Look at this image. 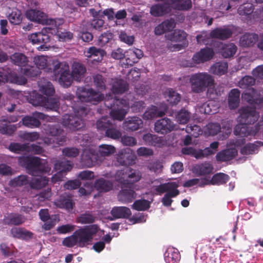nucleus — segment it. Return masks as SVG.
I'll list each match as a JSON object with an SVG mask.
<instances>
[{
  "mask_svg": "<svg viewBox=\"0 0 263 263\" xmlns=\"http://www.w3.org/2000/svg\"><path fill=\"white\" fill-rule=\"evenodd\" d=\"M164 259L166 263H177L180 259L178 251L174 248H169L164 253Z\"/></svg>",
  "mask_w": 263,
  "mask_h": 263,
  "instance_id": "nucleus-36",
  "label": "nucleus"
},
{
  "mask_svg": "<svg viewBox=\"0 0 263 263\" xmlns=\"http://www.w3.org/2000/svg\"><path fill=\"white\" fill-rule=\"evenodd\" d=\"M240 91L237 89H232L229 93L228 102L231 109H235L238 106L240 101Z\"/></svg>",
  "mask_w": 263,
  "mask_h": 263,
  "instance_id": "nucleus-38",
  "label": "nucleus"
},
{
  "mask_svg": "<svg viewBox=\"0 0 263 263\" xmlns=\"http://www.w3.org/2000/svg\"><path fill=\"white\" fill-rule=\"evenodd\" d=\"M253 11L252 5L251 4H245L240 6L238 9V12L240 15H249L252 13Z\"/></svg>",
  "mask_w": 263,
  "mask_h": 263,
  "instance_id": "nucleus-60",
  "label": "nucleus"
},
{
  "mask_svg": "<svg viewBox=\"0 0 263 263\" xmlns=\"http://www.w3.org/2000/svg\"><path fill=\"white\" fill-rule=\"evenodd\" d=\"M53 72L55 74H60L59 82L61 85L64 87L71 85L73 77L69 72V65L67 63L55 62Z\"/></svg>",
  "mask_w": 263,
  "mask_h": 263,
  "instance_id": "nucleus-12",
  "label": "nucleus"
},
{
  "mask_svg": "<svg viewBox=\"0 0 263 263\" xmlns=\"http://www.w3.org/2000/svg\"><path fill=\"white\" fill-rule=\"evenodd\" d=\"M75 233L78 240V246L80 247L85 246L92 240L91 235L85 228L76 231Z\"/></svg>",
  "mask_w": 263,
  "mask_h": 263,
  "instance_id": "nucleus-30",
  "label": "nucleus"
},
{
  "mask_svg": "<svg viewBox=\"0 0 263 263\" xmlns=\"http://www.w3.org/2000/svg\"><path fill=\"white\" fill-rule=\"evenodd\" d=\"M214 52L212 48H204L195 53L192 57L193 64L189 66L193 67L195 64H203L210 61L214 57Z\"/></svg>",
  "mask_w": 263,
  "mask_h": 263,
  "instance_id": "nucleus-14",
  "label": "nucleus"
},
{
  "mask_svg": "<svg viewBox=\"0 0 263 263\" xmlns=\"http://www.w3.org/2000/svg\"><path fill=\"white\" fill-rule=\"evenodd\" d=\"M228 67V65L227 62H217L210 67V71L214 74L221 76L227 73Z\"/></svg>",
  "mask_w": 263,
  "mask_h": 263,
  "instance_id": "nucleus-37",
  "label": "nucleus"
},
{
  "mask_svg": "<svg viewBox=\"0 0 263 263\" xmlns=\"http://www.w3.org/2000/svg\"><path fill=\"white\" fill-rule=\"evenodd\" d=\"M239 116L237 120L240 124L237 125L234 129V134L240 137L247 136L249 132L246 124H251L255 122L258 119L259 115L254 108L245 107L239 110Z\"/></svg>",
  "mask_w": 263,
  "mask_h": 263,
  "instance_id": "nucleus-2",
  "label": "nucleus"
},
{
  "mask_svg": "<svg viewBox=\"0 0 263 263\" xmlns=\"http://www.w3.org/2000/svg\"><path fill=\"white\" fill-rule=\"evenodd\" d=\"M243 138L238 137L236 140H230L227 144L228 148L217 153L216 159L219 161H227L233 159L237 154L236 147L245 143Z\"/></svg>",
  "mask_w": 263,
  "mask_h": 263,
  "instance_id": "nucleus-9",
  "label": "nucleus"
},
{
  "mask_svg": "<svg viewBox=\"0 0 263 263\" xmlns=\"http://www.w3.org/2000/svg\"><path fill=\"white\" fill-rule=\"evenodd\" d=\"M166 111V107L160 108L155 106H151L147 108L143 115L145 120H152L155 118L164 116Z\"/></svg>",
  "mask_w": 263,
  "mask_h": 263,
  "instance_id": "nucleus-22",
  "label": "nucleus"
},
{
  "mask_svg": "<svg viewBox=\"0 0 263 263\" xmlns=\"http://www.w3.org/2000/svg\"><path fill=\"white\" fill-rule=\"evenodd\" d=\"M28 101L33 106H42L51 110H57L60 105L58 99L52 98H46L36 91H33L30 94Z\"/></svg>",
  "mask_w": 263,
  "mask_h": 263,
  "instance_id": "nucleus-8",
  "label": "nucleus"
},
{
  "mask_svg": "<svg viewBox=\"0 0 263 263\" xmlns=\"http://www.w3.org/2000/svg\"><path fill=\"white\" fill-rule=\"evenodd\" d=\"M213 167L210 163H204L195 165L192 170L193 172L198 175L202 176L212 174Z\"/></svg>",
  "mask_w": 263,
  "mask_h": 263,
  "instance_id": "nucleus-32",
  "label": "nucleus"
},
{
  "mask_svg": "<svg viewBox=\"0 0 263 263\" xmlns=\"http://www.w3.org/2000/svg\"><path fill=\"white\" fill-rule=\"evenodd\" d=\"M190 118V113L184 109H181L176 115V121L181 124H184L187 123Z\"/></svg>",
  "mask_w": 263,
  "mask_h": 263,
  "instance_id": "nucleus-52",
  "label": "nucleus"
},
{
  "mask_svg": "<svg viewBox=\"0 0 263 263\" xmlns=\"http://www.w3.org/2000/svg\"><path fill=\"white\" fill-rule=\"evenodd\" d=\"M55 204L60 208H64L67 210H70L73 208V203L70 199L61 196L55 201Z\"/></svg>",
  "mask_w": 263,
  "mask_h": 263,
  "instance_id": "nucleus-48",
  "label": "nucleus"
},
{
  "mask_svg": "<svg viewBox=\"0 0 263 263\" xmlns=\"http://www.w3.org/2000/svg\"><path fill=\"white\" fill-rule=\"evenodd\" d=\"M87 114V110L84 107L74 111V114L65 115L62 118L63 125L71 130L81 129L84 126L82 118Z\"/></svg>",
  "mask_w": 263,
  "mask_h": 263,
  "instance_id": "nucleus-5",
  "label": "nucleus"
},
{
  "mask_svg": "<svg viewBox=\"0 0 263 263\" xmlns=\"http://www.w3.org/2000/svg\"><path fill=\"white\" fill-rule=\"evenodd\" d=\"M4 220L8 224L19 225L25 222V218L21 215L11 213L6 216Z\"/></svg>",
  "mask_w": 263,
  "mask_h": 263,
  "instance_id": "nucleus-39",
  "label": "nucleus"
},
{
  "mask_svg": "<svg viewBox=\"0 0 263 263\" xmlns=\"http://www.w3.org/2000/svg\"><path fill=\"white\" fill-rule=\"evenodd\" d=\"M119 197L120 200L125 202H131L136 197V194L134 191L130 189H123L120 191Z\"/></svg>",
  "mask_w": 263,
  "mask_h": 263,
  "instance_id": "nucleus-44",
  "label": "nucleus"
},
{
  "mask_svg": "<svg viewBox=\"0 0 263 263\" xmlns=\"http://www.w3.org/2000/svg\"><path fill=\"white\" fill-rule=\"evenodd\" d=\"M171 11V7L169 3L157 4L153 5L151 8L150 13L154 16H161Z\"/></svg>",
  "mask_w": 263,
  "mask_h": 263,
  "instance_id": "nucleus-26",
  "label": "nucleus"
},
{
  "mask_svg": "<svg viewBox=\"0 0 263 263\" xmlns=\"http://www.w3.org/2000/svg\"><path fill=\"white\" fill-rule=\"evenodd\" d=\"M232 124L229 121H225L222 123V129L224 130V134L219 136V139L223 140L227 138L231 133Z\"/></svg>",
  "mask_w": 263,
  "mask_h": 263,
  "instance_id": "nucleus-64",
  "label": "nucleus"
},
{
  "mask_svg": "<svg viewBox=\"0 0 263 263\" xmlns=\"http://www.w3.org/2000/svg\"><path fill=\"white\" fill-rule=\"evenodd\" d=\"M237 50V47L233 44L226 45L223 49L222 55L227 58L233 56Z\"/></svg>",
  "mask_w": 263,
  "mask_h": 263,
  "instance_id": "nucleus-55",
  "label": "nucleus"
},
{
  "mask_svg": "<svg viewBox=\"0 0 263 263\" xmlns=\"http://www.w3.org/2000/svg\"><path fill=\"white\" fill-rule=\"evenodd\" d=\"M96 124L98 129L104 130L108 128L112 124V122L110 118L104 117L98 120Z\"/></svg>",
  "mask_w": 263,
  "mask_h": 263,
  "instance_id": "nucleus-57",
  "label": "nucleus"
},
{
  "mask_svg": "<svg viewBox=\"0 0 263 263\" xmlns=\"http://www.w3.org/2000/svg\"><path fill=\"white\" fill-rule=\"evenodd\" d=\"M45 115L40 112H34L32 116H26L23 118V124L29 128L38 127L41 125L40 120H44Z\"/></svg>",
  "mask_w": 263,
  "mask_h": 263,
  "instance_id": "nucleus-17",
  "label": "nucleus"
},
{
  "mask_svg": "<svg viewBox=\"0 0 263 263\" xmlns=\"http://www.w3.org/2000/svg\"><path fill=\"white\" fill-rule=\"evenodd\" d=\"M147 167L151 172H154L156 174H159L162 170L163 165L160 162L155 161L149 163L147 164Z\"/></svg>",
  "mask_w": 263,
  "mask_h": 263,
  "instance_id": "nucleus-59",
  "label": "nucleus"
},
{
  "mask_svg": "<svg viewBox=\"0 0 263 263\" xmlns=\"http://www.w3.org/2000/svg\"><path fill=\"white\" fill-rule=\"evenodd\" d=\"M40 91L47 96H52L54 93V89L52 84L45 80H41L39 82Z\"/></svg>",
  "mask_w": 263,
  "mask_h": 263,
  "instance_id": "nucleus-43",
  "label": "nucleus"
},
{
  "mask_svg": "<svg viewBox=\"0 0 263 263\" xmlns=\"http://www.w3.org/2000/svg\"><path fill=\"white\" fill-rule=\"evenodd\" d=\"M17 120L16 117L9 120H0V132L3 134L11 135L17 127L15 125L10 124V123L14 122Z\"/></svg>",
  "mask_w": 263,
  "mask_h": 263,
  "instance_id": "nucleus-28",
  "label": "nucleus"
},
{
  "mask_svg": "<svg viewBox=\"0 0 263 263\" xmlns=\"http://www.w3.org/2000/svg\"><path fill=\"white\" fill-rule=\"evenodd\" d=\"M73 167V165L69 161H57L54 164V169L63 173L70 171Z\"/></svg>",
  "mask_w": 263,
  "mask_h": 263,
  "instance_id": "nucleus-47",
  "label": "nucleus"
},
{
  "mask_svg": "<svg viewBox=\"0 0 263 263\" xmlns=\"http://www.w3.org/2000/svg\"><path fill=\"white\" fill-rule=\"evenodd\" d=\"M255 82V79L251 76H245L239 81L240 87L245 89L249 86H253Z\"/></svg>",
  "mask_w": 263,
  "mask_h": 263,
  "instance_id": "nucleus-58",
  "label": "nucleus"
},
{
  "mask_svg": "<svg viewBox=\"0 0 263 263\" xmlns=\"http://www.w3.org/2000/svg\"><path fill=\"white\" fill-rule=\"evenodd\" d=\"M142 125V120L138 117L127 118L123 123V128L128 131L137 130L141 128Z\"/></svg>",
  "mask_w": 263,
  "mask_h": 263,
  "instance_id": "nucleus-23",
  "label": "nucleus"
},
{
  "mask_svg": "<svg viewBox=\"0 0 263 263\" xmlns=\"http://www.w3.org/2000/svg\"><path fill=\"white\" fill-rule=\"evenodd\" d=\"M176 126L170 119L164 118L155 122L154 129L156 133L165 134L176 129Z\"/></svg>",
  "mask_w": 263,
  "mask_h": 263,
  "instance_id": "nucleus-16",
  "label": "nucleus"
},
{
  "mask_svg": "<svg viewBox=\"0 0 263 263\" xmlns=\"http://www.w3.org/2000/svg\"><path fill=\"white\" fill-rule=\"evenodd\" d=\"M44 130L47 135H49L53 137L54 139H48L45 138L44 139V143L47 144H51V141L54 142L56 141V143L58 145H62L65 141V137L64 136H60L62 132V129L60 128V126L57 124H49L44 125Z\"/></svg>",
  "mask_w": 263,
  "mask_h": 263,
  "instance_id": "nucleus-13",
  "label": "nucleus"
},
{
  "mask_svg": "<svg viewBox=\"0 0 263 263\" xmlns=\"http://www.w3.org/2000/svg\"><path fill=\"white\" fill-rule=\"evenodd\" d=\"M82 159L85 162L89 164L100 160L98 154L96 153L93 148H85L82 154Z\"/></svg>",
  "mask_w": 263,
  "mask_h": 263,
  "instance_id": "nucleus-31",
  "label": "nucleus"
},
{
  "mask_svg": "<svg viewBox=\"0 0 263 263\" xmlns=\"http://www.w3.org/2000/svg\"><path fill=\"white\" fill-rule=\"evenodd\" d=\"M221 127L219 124L217 123H210L203 128L205 135L208 136H214L220 132Z\"/></svg>",
  "mask_w": 263,
  "mask_h": 263,
  "instance_id": "nucleus-46",
  "label": "nucleus"
},
{
  "mask_svg": "<svg viewBox=\"0 0 263 263\" xmlns=\"http://www.w3.org/2000/svg\"><path fill=\"white\" fill-rule=\"evenodd\" d=\"M242 99L250 104L259 103L261 101L260 93L254 88L246 90L242 95Z\"/></svg>",
  "mask_w": 263,
  "mask_h": 263,
  "instance_id": "nucleus-27",
  "label": "nucleus"
},
{
  "mask_svg": "<svg viewBox=\"0 0 263 263\" xmlns=\"http://www.w3.org/2000/svg\"><path fill=\"white\" fill-rule=\"evenodd\" d=\"M142 178V173L138 170L126 168L118 171L115 175V179L119 182L122 186H129L139 181Z\"/></svg>",
  "mask_w": 263,
  "mask_h": 263,
  "instance_id": "nucleus-4",
  "label": "nucleus"
},
{
  "mask_svg": "<svg viewBox=\"0 0 263 263\" xmlns=\"http://www.w3.org/2000/svg\"><path fill=\"white\" fill-rule=\"evenodd\" d=\"M76 95L81 101L93 104L101 101L104 98L103 95L100 92L95 91L92 88L84 87H78Z\"/></svg>",
  "mask_w": 263,
  "mask_h": 263,
  "instance_id": "nucleus-11",
  "label": "nucleus"
},
{
  "mask_svg": "<svg viewBox=\"0 0 263 263\" xmlns=\"http://www.w3.org/2000/svg\"><path fill=\"white\" fill-rule=\"evenodd\" d=\"M95 217L92 215L85 213L78 218V222L82 224L90 223L95 221Z\"/></svg>",
  "mask_w": 263,
  "mask_h": 263,
  "instance_id": "nucleus-63",
  "label": "nucleus"
},
{
  "mask_svg": "<svg viewBox=\"0 0 263 263\" xmlns=\"http://www.w3.org/2000/svg\"><path fill=\"white\" fill-rule=\"evenodd\" d=\"M26 17L30 21L37 22L43 25H48L57 27L63 23V20L57 21L52 18H48L44 12L36 9H30L27 11Z\"/></svg>",
  "mask_w": 263,
  "mask_h": 263,
  "instance_id": "nucleus-10",
  "label": "nucleus"
},
{
  "mask_svg": "<svg viewBox=\"0 0 263 263\" xmlns=\"http://www.w3.org/2000/svg\"><path fill=\"white\" fill-rule=\"evenodd\" d=\"M62 243L64 246L67 247H72L76 245H78V240L75 232L73 235L64 238Z\"/></svg>",
  "mask_w": 263,
  "mask_h": 263,
  "instance_id": "nucleus-62",
  "label": "nucleus"
},
{
  "mask_svg": "<svg viewBox=\"0 0 263 263\" xmlns=\"http://www.w3.org/2000/svg\"><path fill=\"white\" fill-rule=\"evenodd\" d=\"M94 187L99 192H107L112 189V183L109 181L100 178L95 181Z\"/></svg>",
  "mask_w": 263,
  "mask_h": 263,
  "instance_id": "nucleus-42",
  "label": "nucleus"
},
{
  "mask_svg": "<svg viewBox=\"0 0 263 263\" xmlns=\"http://www.w3.org/2000/svg\"><path fill=\"white\" fill-rule=\"evenodd\" d=\"M86 72L85 66L79 62H74L71 66V74L73 79L77 81H81Z\"/></svg>",
  "mask_w": 263,
  "mask_h": 263,
  "instance_id": "nucleus-24",
  "label": "nucleus"
},
{
  "mask_svg": "<svg viewBox=\"0 0 263 263\" xmlns=\"http://www.w3.org/2000/svg\"><path fill=\"white\" fill-rule=\"evenodd\" d=\"M55 62H59L56 59L49 58L46 56L40 55L34 58V62L36 67L40 69H51L50 66H53V70L55 69Z\"/></svg>",
  "mask_w": 263,
  "mask_h": 263,
  "instance_id": "nucleus-19",
  "label": "nucleus"
},
{
  "mask_svg": "<svg viewBox=\"0 0 263 263\" xmlns=\"http://www.w3.org/2000/svg\"><path fill=\"white\" fill-rule=\"evenodd\" d=\"M229 179L228 175L219 173L215 174L210 180L211 183L213 185H219L225 183Z\"/></svg>",
  "mask_w": 263,
  "mask_h": 263,
  "instance_id": "nucleus-51",
  "label": "nucleus"
},
{
  "mask_svg": "<svg viewBox=\"0 0 263 263\" xmlns=\"http://www.w3.org/2000/svg\"><path fill=\"white\" fill-rule=\"evenodd\" d=\"M136 159V156L134 152L130 148L121 151L117 157L118 162L121 165H132Z\"/></svg>",
  "mask_w": 263,
  "mask_h": 263,
  "instance_id": "nucleus-18",
  "label": "nucleus"
},
{
  "mask_svg": "<svg viewBox=\"0 0 263 263\" xmlns=\"http://www.w3.org/2000/svg\"><path fill=\"white\" fill-rule=\"evenodd\" d=\"M150 206V202L145 199L136 200L132 205L134 209L137 211H145Z\"/></svg>",
  "mask_w": 263,
  "mask_h": 263,
  "instance_id": "nucleus-53",
  "label": "nucleus"
},
{
  "mask_svg": "<svg viewBox=\"0 0 263 263\" xmlns=\"http://www.w3.org/2000/svg\"><path fill=\"white\" fill-rule=\"evenodd\" d=\"M11 62L20 67H25L28 63V58L23 53L15 52L10 57Z\"/></svg>",
  "mask_w": 263,
  "mask_h": 263,
  "instance_id": "nucleus-33",
  "label": "nucleus"
},
{
  "mask_svg": "<svg viewBox=\"0 0 263 263\" xmlns=\"http://www.w3.org/2000/svg\"><path fill=\"white\" fill-rule=\"evenodd\" d=\"M166 39L171 41L167 47L171 51H179L187 45L186 33L181 30H175L174 32L165 35Z\"/></svg>",
  "mask_w": 263,
  "mask_h": 263,
  "instance_id": "nucleus-7",
  "label": "nucleus"
},
{
  "mask_svg": "<svg viewBox=\"0 0 263 263\" xmlns=\"http://www.w3.org/2000/svg\"><path fill=\"white\" fill-rule=\"evenodd\" d=\"M258 35L255 33H246L240 39L239 43L241 46H253L258 40Z\"/></svg>",
  "mask_w": 263,
  "mask_h": 263,
  "instance_id": "nucleus-35",
  "label": "nucleus"
},
{
  "mask_svg": "<svg viewBox=\"0 0 263 263\" xmlns=\"http://www.w3.org/2000/svg\"><path fill=\"white\" fill-rule=\"evenodd\" d=\"M111 214L115 218H127L131 215L132 213L130 210L125 206H119L114 208L111 211Z\"/></svg>",
  "mask_w": 263,
  "mask_h": 263,
  "instance_id": "nucleus-40",
  "label": "nucleus"
},
{
  "mask_svg": "<svg viewBox=\"0 0 263 263\" xmlns=\"http://www.w3.org/2000/svg\"><path fill=\"white\" fill-rule=\"evenodd\" d=\"M182 151L183 154L192 155L197 159H201L214 154V152L210 148H205L203 150H196L192 147H184Z\"/></svg>",
  "mask_w": 263,
  "mask_h": 263,
  "instance_id": "nucleus-25",
  "label": "nucleus"
},
{
  "mask_svg": "<svg viewBox=\"0 0 263 263\" xmlns=\"http://www.w3.org/2000/svg\"><path fill=\"white\" fill-rule=\"evenodd\" d=\"M166 100L172 105L177 104L181 99V96L172 89H169L165 91Z\"/></svg>",
  "mask_w": 263,
  "mask_h": 263,
  "instance_id": "nucleus-45",
  "label": "nucleus"
},
{
  "mask_svg": "<svg viewBox=\"0 0 263 263\" xmlns=\"http://www.w3.org/2000/svg\"><path fill=\"white\" fill-rule=\"evenodd\" d=\"M28 39L32 44H41L40 48H44V45L50 41V36L46 33L45 30L32 33L28 36Z\"/></svg>",
  "mask_w": 263,
  "mask_h": 263,
  "instance_id": "nucleus-21",
  "label": "nucleus"
},
{
  "mask_svg": "<svg viewBox=\"0 0 263 263\" xmlns=\"http://www.w3.org/2000/svg\"><path fill=\"white\" fill-rule=\"evenodd\" d=\"M99 153L102 156H109L115 152V148L111 145L102 144L99 146Z\"/></svg>",
  "mask_w": 263,
  "mask_h": 263,
  "instance_id": "nucleus-56",
  "label": "nucleus"
},
{
  "mask_svg": "<svg viewBox=\"0 0 263 263\" xmlns=\"http://www.w3.org/2000/svg\"><path fill=\"white\" fill-rule=\"evenodd\" d=\"M29 182L28 177L26 175H20L10 181V184L13 186H22Z\"/></svg>",
  "mask_w": 263,
  "mask_h": 263,
  "instance_id": "nucleus-54",
  "label": "nucleus"
},
{
  "mask_svg": "<svg viewBox=\"0 0 263 263\" xmlns=\"http://www.w3.org/2000/svg\"><path fill=\"white\" fill-rule=\"evenodd\" d=\"M192 90L199 93L204 91L206 87L212 86L214 79L206 72H200L192 75L190 78Z\"/></svg>",
  "mask_w": 263,
  "mask_h": 263,
  "instance_id": "nucleus-6",
  "label": "nucleus"
},
{
  "mask_svg": "<svg viewBox=\"0 0 263 263\" xmlns=\"http://www.w3.org/2000/svg\"><path fill=\"white\" fill-rule=\"evenodd\" d=\"M176 23L173 18L167 19L158 25L154 29V33L157 35H162L166 32L172 31L176 27Z\"/></svg>",
  "mask_w": 263,
  "mask_h": 263,
  "instance_id": "nucleus-20",
  "label": "nucleus"
},
{
  "mask_svg": "<svg viewBox=\"0 0 263 263\" xmlns=\"http://www.w3.org/2000/svg\"><path fill=\"white\" fill-rule=\"evenodd\" d=\"M11 232L13 237L22 239L31 238L33 235L29 231L17 227L13 228L11 230Z\"/></svg>",
  "mask_w": 263,
  "mask_h": 263,
  "instance_id": "nucleus-41",
  "label": "nucleus"
},
{
  "mask_svg": "<svg viewBox=\"0 0 263 263\" xmlns=\"http://www.w3.org/2000/svg\"><path fill=\"white\" fill-rule=\"evenodd\" d=\"M111 90L113 93H122L128 89V85L126 81L122 79H112L110 81Z\"/></svg>",
  "mask_w": 263,
  "mask_h": 263,
  "instance_id": "nucleus-29",
  "label": "nucleus"
},
{
  "mask_svg": "<svg viewBox=\"0 0 263 263\" xmlns=\"http://www.w3.org/2000/svg\"><path fill=\"white\" fill-rule=\"evenodd\" d=\"M29 174L36 176L31 181V185L35 189H41L47 184L48 179L37 174L42 172H48L50 168L48 166L45 160L41 159L39 157H32L29 160L27 166Z\"/></svg>",
  "mask_w": 263,
  "mask_h": 263,
  "instance_id": "nucleus-1",
  "label": "nucleus"
},
{
  "mask_svg": "<svg viewBox=\"0 0 263 263\" xmlns=\"http://www.w3.org/2000/svg\"><path fill=\"white\" fill-rule=\"evenodd\" d=\"M232 34L231 30L228 28H216L210 33L212 37L225 40L231 36Z\"/></svg>",
  "mask_w": 263,
  "mask_h": 263,
  "instance_id": "nucleus-34",
  "label": "nucleus"
},
{
  "mask_svg": "<svg viewBox=\"0 0 263 263\" xmlns=\"http://www.w3.org/2000/svg\"><path fill=\"white\" fill-rule=\"evenodd\" d=\"M105 104L112 109L110 112V116L114 120H122L127 112L129 103L124 99H118L113 98L112 95H106Z\"/></svg>",
  "mask_w": 263,
  "mask_h": 263,
  "instance_id": "nucleus-3",
  "label": "nucleus"
},
{
  "mask_svg": "<svg viewBox=\"0 0 263 263\" xmlns=\"http://www.w3.org/2000/svg\"><path fill=\"white\" fill-rule=\"evenodd\" d=\"M8 18L11 24L18 25L22 21V13L17 9H13L11 12L8 14Z\"/></svg>",
  "mask_w": 263,
  "mask_h": 263,
  "instance_id": "nucleus-49",
  "label": "nucleus"
},
{
  "mask_svg": "<svg viewBox=\"0 0 263 263\" xmlns=\"http://www.w3.org/2000/svg\"><path fill=\"white\" fill-rule=\"evenodd\" d=\"M185 131L194 137H197L202 133L201 128L197 125H190L186 127Z\"/></svg>",
  "mask_w": 263,
  "mask_h": 263,
  "instance_id": "nucleus-61",
  "label": "nucleus"
},
{
  "mask_svg": "<svg viewBox=\"0 0 263 263\" xmlns=\"http://www.w3.org/2000/svg\"><path fill=\"white\" fill-rule=\"evenodd\" d=\"M178 186L179 184L177 182H168L154 186L153 188L156 194L161 195L166 193L173 197H176L180 193L177 189Z\"/></svg>",
  "mask_w": 263,
  "mask_h": 263,
  "instance_id": "nucleus-15",
  "label": "nucleus"
},
{
  "mask_svg": "<svg viewBox=\"0 0 263 263\" xmlns=\"http://www.w3.org/2000/svg\"><path fill=\"white\" fill-rule=\"evenodd\" d=\"M85 53L87 58H91L92 56H99V57L98 58V61H101L103 56L106 53L104 50L95 47L89 48Z\"/></svg>",
  "mask_w": 263,
  "mask_h": 263,
  "instance_id": "nucleus-50",
  "label": "nucleus"
}]
</instances>
